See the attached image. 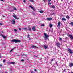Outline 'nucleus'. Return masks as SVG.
Returning a JSON list of instances; mask_svg holds the SVG:
<instances>
[{"label":"nucleus","instance_id":"1","mask_svg":"<svg viewBox=\"0 0 73 73\" xmlns=\"http://www.w3.org/2000/svg\"><path fill=\"white\" fill-rule=\"evenodd\" d=\"M20 40H16V39H14L11 41V42H15V43H20Z\"/></svg>","mask_w":73,"mask_h":73},{"label":"nucleus","instance_id":"2","mask_svg":"<svg viewBox=\"0 0 73 73\" xmlns=\"http://www.w3.org/2000/svg\"><path fill=\"white\" fill-rule=\"evenodd\" d=\"M67 50L69 51L68 53H70L71 54H73V51H72V50H71V49L69 48H68Z\"/></svg>","mask_w":73,"mask_h":73},{"label":"nucleus","instance_id":"3","mask_svg":"<svg viewBox=\"0 0 73 73\" xmlns=\"http://www.w3.org/2000/svg\"><path fill=\"white\" fill-rule=\"evenodd\" d=\"M49 35H47L46 34V40L47 41H49Z\"/></svg>","mask_w":73,"mask_h":73},{"label":"nucleus","instance_id":"4","mask_svg":"<svg viewBox=\"0 0 73 73\" xmlns=\"http://www.w3.org/2000/svg\"><path fill=\"white\" fill-rule=\"evenodd\" d=\"M11 22L12 24H15V19H12L11 20Z\"/></svg>","mask_w":73,"mask_h":73},{"label":"nucleus","instance_id":"5","mask_svg":"<svg viewBox=\"0 0 73 73\" xmlns=\"http://www.w3.org/2000/svg\"><path fill=\"white\" fill-rule=\"evenodd\" d=\"M68 36L71 39H72V40H73V36H72V35L70 34Z\"/></svg>","mask_w":73,"mask_h":73},{"label":"nucleus","instance_id":"6","mask_svg":"<svg viewBox=\"0 0 73 73\" xmlns=\"http://www.w3.org/2000/svg\"><path fill=\"white\" fill-rule=\"evenodd\" d=\"M46 20L48 21H50L51 20H52V18H47Z\"/></svg>","mask_w":73,"mask_h":73},{"label":"nucleus","instance_id":"7","mask_svg":"<svg viewBox=\"0 0 73 73\" xmlns=\"http://www.w3.org/2000/svg\"><path fill=\"white\" fill-rule=\"evenodd\" d=\"M32 28L33 31H36V29H35V27H32Z\"/></svg>","mask_w":73,"mask_h":73},{"label":"nucleus","instance_id":"8","mask_svg":"<svg viewBox=\"0 0 73 73\" xmlns=\"http://www.w3.org/2000/svg\"><path fill=\"white\" fill-rule=\"evenodd\" d=\"M1 36H2V37L3 38H6V36H5L2 34L1 35Z\"/></svg>","mask_w":73,"mask_h":73},{"label":"nucleus","instance_id":"9","mask_svg":"<svg viewBox=\"0 0 73 73\" xmlns=\"http://www.w3.org/2000/svg\"><path fill=\"white\" fill-rule=\"evenodd\" d=\"M56 45L58 46L59 47H60V44L59 43H56Z\"/></svg>","mask_w":73,"mask_h":73},{"label":"nucleus","instance_id":"10","mask_svg":"<svg viewBox=\"0 0 73 73\" xmlns=\"http://www.w3.org/2000/svg\"><path fill=\"white\" fill-rule=\"evenodd\" d=\"M61 20L62 21H66V19L64 18H63L61 19Z\"/></svg>","mask_w":73,"mask_h":73},{"label":"nucleus","instance_id":"11","mask_svg":"<svg viewBox=\"0 0 73 73\" xmlns=\"http://www.w3.org/2000/svg\"><path fill=\"white\" fill-rule=\"evenodd\" d=\"M13 17L15 18V19H17V20H18V19H19V18H16V15H13Z\"/></svg>","mask_w":73,"mask_h":73},{"label":"nucleus","instance_id":"12","mask_svg":"<svg viewBox=\"0 0 73 73\" xmlns=\"http://www.w3.org/2000/svg\"><path fill=\"white\" fill-rule=\"evenodd\" d=\"M29 7H30L32 9H33V11H35V10L34 9V8H33V7L32 6H30Z\"/></svg>","mask_w":73,"mask_h":73},{"label":"nucleus","instance_id":"13","mask_svg":"<svg viewBox=\"0 0 73 73\" xmlns=\"http://www.w3.org/2000/svg\"><path fill=\"white\" fill-rule=\"evenodd\" d=\"M15 47H14L12 49H11L10 51V52H11L13 51V50H15Z\"/></svg>","mask_w":73,"mask_h":73},{"label":"nucleus","instance_id":"14","mask_svg":"<svg viewBox=\"0 0 73 73\" xmlns=\"http://www.w3.org/2000/svg\"><path fill=\"white\" fill-rule=\"evenodd\" d=\"M31 48H37L38 47L36 46H31Z\"/></svg>","mask_w":73,"mask_h":73},{"label":"nucleus","instance_id":"15","mask_svg":"<svg viewBox=\"0 0 73 73\" xmlns=\"http://www.w3.org/2000/svg\"><path fill=\"white\" fill-rule=\"evenodd\" d=\"M58 25L60 27V26H61V22H59L58 23Z\"/></svg>","mask_w":73,"mask_h":73},{"label":"nucleus","instance_id":"16","mask_svg":"<svg viewBox=\"0 0 73 73\" xmlns=\"http://www.w3.org/2000/svg\"><path fill=\"white\" fill-rule=\"evenodd\" d=\"M51 8H53V9H54V8H55V6H54V5H53L51 7Z\"/></svg>","mask_w":73,"mask_h":73},{"label":"nucleus","instance_id":"17","mask_svg":"<svg viewBox=\"0 0 73 73\" xmlns=\"http://www.w3.org/2000/svg\"><path fill=\"white\" fill-rule=\"evenodd\" d=\"M15 63L14 62H11L9 63V64H14Z\"/></svg>","mask_w":73,"mask_h":73},{"label":"nucleus","instance_id":"18","mask_svg":"<svg viewBox=\"0 0 73 73\" xmlns=\"http://www.w3.org/2000/svg\"><path fill=\"white\" fill-rule=\"evenodd\" d=\"M70 67H72V66H73V63H70Z\"/></svg>","mask_w":73,"mask_h":73},{"label":"nucleus","instance_id":"19","mask_svg":"<svg viewBox=\"0 0 73 73\" xmlns=\"http://www.w3.org/2000/svg\"><path fill=\"white\" fill-rule=\"evenodd\" d=\"M52 27H53V25L51 23L50 24V28H52Z\"/></svg>","mask_w":73,"mask_h":73},{"label":"nucleus","instance_id":"20","mask_svg":"<svg viewBox=\"0 0 73 73\" xmlns=\"http://www.w3.org/2000/svg\"><path fill=\"white\" fill-rule=\"evenodd\" d=\"M39 12L40 13H43V11L42 10H40L39 11Z\"/></svg>","mask_w":73,"mask_h":73},{"label":"nucleus","instance_id":"21","mask_svg":"<svg viewBox=\"0 0 73 73\" xmlns=\"http://www.w3.org/2000/svg\"><path fill=\"white\" fill-rule=\"evenodd\" d=\"M30 1L31 2H32L33 3H35V1L33 0H30Z\"/></svg>","mask_w":73,"mask_h":73},{"label":"nucleus","instance_id":"22","mask_svg":"<svg viewBox=\"0 0 73 73\" xmlns=\"http://www.w3.org/2000/svg\"><path fill=\"white\" fill-rule=\"evenodd\" d=\"M23 29L25 30V31H27V30H28V29H27V28H23Z\"/></svg>","mask_w":73,"mask_h":73},{"label":"nucleus","instance_id":"23","mask_svg":"<svg viewBox=\"0 0 73 73\" xmlns=\"http://www.w3.org/2000/svg\"><path fill=\"white\" fill-rule=\"evenodd\" d=\"M14 31L15 32H17V30H16V29H14Z\"/></svg>","mask_w":73,"mask_h":73},{"label":"nucleus","instance_id":"24","mask_svg":"<svg viewBox=\"0 0 73 73\" xmlns=\"http://www.w3.org/2000/svg\"><path fill=\"white\" fill-rule=\"evenodd\" d=\"M70 24L71 25H72V26H73V22H71Z\"/></svg>","mask_w":73,"mask_h":73},{"label":"nucleus","instance_id":"25","mask_svg":"<svg viewBox=\"0 0 73 73\" xmlns=\"http://www.w3.org/2000/svg\"><path fill=\"white\" fill-rule=\"evenodd\" d=\"M44 36H45V39L46 40V33H44Z\"/></svg>","mask_w":73,"mask_h":73},{"label":"nucleus","instance_id":"26","mask_svg":"<svg viewBox=\"0 0 73 73\" xmlns=\"http://www.w3.org/2000/svg\"><path fill=\"white\" fill-rule=\"evenodd\" d=\"M28 29H29V31H31V28L30 27Z\"/></svg>","mask_w":73,"mask_h":73},{"label":"nucleus","instance_id":"27","mask_svg":"<svg viewBox=\"0 0 73 73\" xmlns=\"http://www.w3.org/2000/svg\"><path fill=\"white\" fill-rule=\"evenodd\" d=\"M48 4L49 5V4H50V5H51V4H52V3H50V1H49V2H48Z\"/></svg>","mask_w":73,"mask_h":73},{"label":"nucleus","instance_id":"28","mask_svg":"<svg viewBox=\"0 0 73 73\" xmlns=\"http://www.w3.org/2000/svg\"><path fill=\"white\" fill-rule=\"evenodd\" d=\"M67 19H69V16H66Z\"/></svg>","mask_w":73,"mask_h":73},{"label":"nucleus","instance_id":"29","mask_svg":"<svg viewBox=\"0 0 73 73\" xmlns=\"http://www.w3.org/2000/svg\"><path fill=\"white\" fill-rule=\"evenodd\" d=\"M44 26H45V25L42 24L41 25V27H44Z\"/></svg>","mask_w":73,"mask_h":73},{"label":"nucleus","instance_id":"30","mask_svg":"<svg viewBox=\"0 0 73 73\" xmlns=\"http://www.w3.org/2000/svg\"><path fill=\"white\" fill-rule=\"evenodd\" d=\"M27 38H29V34H28L27 35Z\"/></svg>","mask_w":73,"mask_h":73},{"label":"nucleus","instance_id":"31","mask_svg":"<svg viewBox=\"0 0 73 73\" xmlns=\"http://www.w3.org/2000/svg\"><path fill=\"white\" fill-rule=\"evenodd\" d=\"M43 46L46 49V45H44V46Z\"/></svg>","mask_w":73,"mask_h":73},{"label":"nucleus","instance_id":"32","mask_svg":"<svg viewBox=\"0 0 73 73\" xmlns=\"http://www.w3.org/2000/svg\"><path fill=\"white\" fill-rule=\"evenodd\" d=\"M5 61H6V60H3V63H4L5 62Z\"/></svg>","mask_w":73,"mask_h":73},{"label":"nucleus","instance_id":"33","mask_svg":"<svg viewBox=\"0 0 73 73\" xmlns=\"http://www.w3.org/2000/svg\"><path fill=\"white\" fill-rule=\"evenodd\" d=\"M62 40V38H59V40Z\"/></svg>","mask_w":73,"mask_h":73},{"label":"nucleus","instance_id":"34","mask_svg":"<svg viewBox=\"0 0 73 73\" xmlns=\"http://www.w3.org/2000/svg\"><path fill=\"white\" fill-rule=\"evenodd\" d=\"M34 70H35V72H37V70H36V69H34Z\"/></svg>","mask_w":73,"mask_h":73},{"label":"nucleus","instance_id":"35","mask_svg":"<svg viewBox=\"0 0 73 73\" xmlns=\"http://www.w3.org/2000/svg\"><path fill=\"white\" fill-rule=\"evenodd\" d=\"M19 31H21V28H19Z\"/></svg>","mask_w":73,"mask_h":73},{"label":"nucleus","instance_id":"36","mask_svg":"<svg viewBox=\"0 0 73 73\" xmlns=\"http://www.w3.org/2000/svg\"><path fill=\"white\" fill-rule=\"evenodd\" d=\"M10 12H13V10H12L10 11Z\"/></svg>","mask_w":73,"mask_h":73},{"label":"nucleus","instance_id":"37","mask_svg":"<svg viewBox=\"0 0 73 73\" xmlns=\"http://www.w3.org/2000/svg\"><path fill=\"white\" fill-rule=\"evenodd\" d=\"M23 1L24 3H25V0H23Z\"/></svg>","mask_w":73,"mask_h":73},{"label":"nucleus","instance_id":"38","mask_svg":"<svg viewBox=\"0 0 73 73\" xmlns=\"http://www.w3.org/2000/svg\"><path fill=\"white\" fill-rule=\"evenodd\" d=\"M31 73H34V72H33V71H32V72H31Z\"/></svg>","mask_w":73,"mask_h":73},{"label":"nucleus","instance_id":"39","mask_svg":"<svg viewBox=\"0 0 73 73\" xmlns=\"http://www.w3.org/2000/svg\"><path fill=\"white\" fill-rule=\"evenodd\" d=\"M3 25V24L0 23V25Z\"/></svg>","mask_w":73,"mask_h":73},{"label":"nucleus","instance_id":"40","mask_svg":"<svg viewBox=\"0 0 73 73\" xmlns=\"http://www.w3.org/2000/svg\"><path fill=\"white\" fill-rule=\"evenodd\" d=\"M0 58H1V54L0 53Z\"/></svg>","mask_w":73,"mask_h":73},{"label":"nucleus","instance_id":"41","mask_svg":"<svg viewBox=\"0 0 73 73\" xmlns=\"http://www.w3.org/2000/svg\"><path fill=\"white\" fill-rule=\"evenodd\" d=\"M47 48H48V46H46V49H47Z\"/></svg>","mask_w":73,"mask_h":73},{"label":"nucleus","instance_id":"42","mask_svg":"<svg viewBox=\"0 0 73 73\" xmlns=\"http://www.w3.org/2000/svg\"><path fill=\"white\" fill-rule=\"evenodd\" d=\"M1 66H2V65L0 64V67H1Z\"/></svg>","mask_w":73,"mask_h":73},{"label":"nucleus","instance_id":"43","mask_svg":"<svg viewBox=\"0 0 73 73\" xmlns=\"http://www.w3.org/2000/svg\"><path fill=\"white\" fill-rule=\"evenodd\" d=\"M51 61H54V60H53V59H52V60H51Z\"/></svg>","mask_w":73,"mask_h":73},{"label":"nucleus","instance_id":"44","mask_svg":"<svg viewBox=\"0 0 73 73\" xmlns=\"http://www.w3.org/2000/svg\"><path fill=\"white\" fill-rule=\"evenodd\" d=\"M14 10H16V8H14Z\"/></svg>","mask_w":73,"mask_h":73},{"label":"nucleus","instance_id":"45","mask_svg":"<svg viewBox=\"0 0 73 73\" xmlns=\"http://www.w3.org/2000/svg\"><path fill=\"white\" fill-rule=\"evenodd\" d=\"M29 38V40H31V38Z\"/></svg>","mask_w":73,"mask_h":73},{"label":"nucleus","instance_id":"46","mask_svg":"<svg viewBox=\"0 0 73 73\" xmlns=\"http://www.w3.org/2000/svg\"><path fill=\"white\" fill-rule=\"evenodd\" d=\"M21 61H22V62H23V61H24V60H21Z\"/></svg>","mask_w":73,"mask_h":73},{"label":"nucleus","instance_id":"47","mask_svg":"<svg viewBox=\"0 0 73 73\" xmlns=\"http://www.w3.org/2000/svg\"><path fill=\"white\" fill-rule=\"evenodd\" d=\"M0 0L2 1H4V0Z\"/></svg>","mask_w":73,"mask_h":73},{"label":"nucleus","instance_id":"48","mask_svg":"<svg viewBox=\"0 0 73 73\" xmlns=\"http://www.w3.org/2000/svg\"><path fill=\"white\" fill-rule=\"evenodd\" d=\"M52 15H54V13H53L52 14Z\"/></svg>","mask_w":73,"mask_h":73},{"label":"nucleus","instance_id":"49","mask_svg":"<svg viewBox=\"0 0 73 73\" xmlns=\"http://www.w3.org/2000/svg\"><path fill=\"white\" fill-rule=\"evenodd\" d=\"M49 1H51V0H48Z\"/></svg>","mask_w":73,"mask_h":73},{"label":"nucleus","instance_id":"50","mask_svg":"<svg viewBox=\"0 0 73 73\" xmlns=\"http://www.w3.org/2000/svg\"><path fill=\"white\" fill-rule=\"evenodd\" d=\"M2 33H4V32L3 31H2Z\"/></svg>","mask_w":73,"mask_h":73},{"label":"nucleus","instance_id":"51","mask_svg":"<svg viewBox=\"0 0 73 73\" xmlns=\"http://www.w3.org/2000/svg\"><path fill=\"white\" fill-rule=\"evenodd\" d=\"M43 1L44 2H45V0H43Z\"/></svg>","mask_w":73,"mask_h":73},{"label":"nucleus","instance_id":"52","mask_svg":"<svg viewBox=\"0 0 73 73\" xmlns=\"http://www.w3.org/2000/svg\"><path fill=\"white\" fill-rule=\"evenodd\" d=\"M3 17H5L3 15Z\"/></svg>","mask_w":73,"mask_h":73},{"label":"nucleus","instance_id":"53","mask_svg":"<svg viewBox=\"0 0 73 73\" xmlns=\"http://www.w3.org/2000/svg\"><path fill=\"white\" fill-rule=\"evenodd\" d=\"M5 73H7V72H5Z\"/></svg>","mask_w":73,"mask_h":73},{"label":"nucleus","instance_id":"54","mask_svg":"<svg viewBox=\"0 0 73 73\" xmlns=\"http://www.w3.org/2000/svg\"><path fill=\"white\" fill-rule=\"evenodd\" d=\"M71 73H73V72H71Z\"/></svg>","mask_w":73,"mask_h":73},{"label":"nucleus","instance_id":"55","mask_svg":"<svg viewBox=\"0 0 73 73\" xmlns=\"http://www.w3.org/2000/svg\"><path fill=\"white\" fill-rule=\"evenodd\" d=\"M66 38H68V37H66Z\"/></svg>","mask_w":73,"mask_h":73},{"label":"nucleus","instance_id":"56","mask_svg":"<svg viewBox=\"0 0 73 73\" xmlns=\"http://www.w3.org/2000/svg\"><path fill=\"white\" fill-rule=\"evenodd\" d=\"M65 70H66L65 69H64V71H65Z\"/></svg>","mask_w":73,"mask_h":73},{"label":"nucleus","instance_id":"57","mask_svg":"<svg viewBox=\"0 0 73 73\" xmlns=\"http://www.w3.org/2000/svg\"><path fill=\"white\" fill-rule=\"evenodd\" d=\"M35 57H36V56H34Z\"/></svg>","mask_w":73,"mask_h":73}]
</instances>
